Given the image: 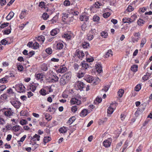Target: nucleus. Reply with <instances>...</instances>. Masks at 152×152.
Instances as JSON below:
<instances>
[{"instance_id": "obj_51", "label": "nucleus", "mask_w": 152, "mask_h": 152, "mask_svg": "<svg viewBox=\"0 0 152 152\" xmlns=\"http://www.w3.org/2000/svg\"><path fill=\"white\" fill-rule=\"evenodd\" d=\"M101 35L102 37L105 38L107 37L108 35V33L107 32L103 31L101 33Z\"/></svg>"}, {"instance_id": "obj_16", "label": "nucleus", "mask_w": 152, "mask_h": 152, "mask_svg": "<svg viewBox=\"0 0 152 152\" xmlns=\"http://www.w3.org/2000/svg\"><path fill=\"white\" fill-rule=\"evenodd\" d=\"M89 16L86 15H82L80 18V20L81 21L87 22L89 20Z\"/></svg>"}, {"instance_id": "obj_28", "label": "nucleus", "mask_w": 152, "mask_h": 152, "mask_svg": "<svg viewBox=\"0 0 152 152\" xmlns=\"http://www.w3.org/2000/svg\"><path fill=\"white\" fill-rule=\"evenodd\" d=\"M58 15H56L54 16L52 19L51 20L52 23H56L58 20Z\"/></svg>"}, {"instance_id": "obj_37", "label": "nucleus", "mask_w": 152, "mask_h": 152, "mask_svg": "<svg viewBox=\"0 0 152 152\" xmlns=\"http://www.w3.org/2000/svg\"><path fill=\"white\" fill-rule=\"evenodd\" d=\"M144 22V21L141 19H139L137 22V24L139 26H142Z\"/></svg>"}, {"instance_id": "obj_59", "label": "nucleus", "mask_w": 152, "mask_h": 152, "mask_svg": "<svg viewBox=\"0 0 152 152\" xmlns=\"http://www.w3.org/2000/svg\"><path fill=\"white\" fill-rule=\"evenodd\" d=\"M110 88V86H105L102 89V91H104L105 92H106Z\"/></svg>"}, {"instance_id": "obj_7", "label": "nucleus", "mask_w": 152, "mask_h": 152, "mask_svg": "<svg viewBox=\"0 0 152 152\" xmlns=\"http://www.w3.org/2000/svg\"><path fill=\"white\" fill-rule=\"evenodd\" d=\"M85 85L82 82L78 81L75 83V87H77L78 89L80 90H82V89L84 87Z\"/></svg>"}, {"instance_id": "obj_24", "label": "nucleus", "mask_w": 152, "mask_h": 152, "mask_svg": "<svg viewBox=\"0 0 152 152\" xmlns=\"http://www.w3.org/2000/svg\"><path fill=\"white\" fill-rule=\"evenodd\" d=\"M58 29L55 28L52 30L50 32V34L52 36H54L56 35L58 33Z\"/></svg>"}, {"instance_id": "obj_56", "label": "nucleus", "mask_w": 152, "mask_h": 152, "mask_svg": "<svg viewBox=\"0 0 152 152\" xmlns=\"http://www.w3.org/2000/svg\"><path fill=\"white\" fill-rule=\"evenodd\" d=\"M1 43L3 45H6L7 44L8 42L5 39H3L1 41Z\"/></svg>"}, {"instance_id": "obj_35", "label": "nucleus", "mask_w": 152, "mask_h": 152, "mask_svg": "<svg viewBox=\"0 0 152 152\" xmlns=\"http://www.w3.org/2000/svg\"><path fill=\"white\" fill-rule=\"evenodd\" d=\"M45 119L48 121H50L52 118L51 116L48 113L45 114Z\"/></svg>"}, {"instance_id": "obj_64", "label": "nucleus", "mask_w": 152, "mask_h": 152, "mask_svg": "<svg viewBox=\"0 0 152 152\" xmlns=\"http://www.w3.org/2000/svg\"><path fill=\"white\" fill-rule=\"evenodd\" d=\"M134 10V8L132 6H129L127 7L126 10L129 12H131Z\"/></svg>"}, {"instance_id": "obj_44", "label": "nucleus", "mask_w": 152, "mask_h": 152, "mask_svg": "<svg viewBox=\"0 0 152 152\" xmlns=\"http://www.w3.org/2000/svg\"><path fill=\"white\" fill-rule=\"evenodd\" d=\"M146 41V39L145 38H143L142 39L140 43V47H141L142 48L143 47Z\"/></svg>"}, {"instance_id": "obj_40", "label": "nucleus", "mask_w": 152, "mask_h": 152, "mask_svg": "<svg viewBox=\"0 0 152 152\" xmlns=\"http://www.w3.org/2000/svg\"><path fill=\"white\" fill-rule=\"evenodd\" d=\"M11 27H10L8 29H7L6 30H5L4 31V34H9L10 33V32H11Z\"/></svg>"}, {"instance_id": "obj_41", "label": "nucleus", "mask_w": 152, "mask_h": 152, "mask_svg": "<svg viewBox=\"0 0 152 152\" xmlns=\"http://www.w3.org/2000/svg\"><path fill=\"white\" fill-rule=\"evenodd\" d=\"M28 114V112L25 110H22L20 112V115L21 116H27Z\"/></svg>"}, {"instance_id": "obj_22", "label": "nucleus", "mask_w": 152, "mask_h": 152, "mask_svg": "<svg viewBox=\"0 0 152 152\" xmlns=\"http://www.w3.org/2000/svg\"><path fill=\"white\" fill-rule=\"evenodd\" d=\"M87 110L86 109H84L83 110L80 114V115L83 117H85L87 114Z\"/></svg>"}, {"instance_id": "obj_62", "label": "nucleus", "mask_w": 152, "mask_h": 152, "mask_svg": "<svg viewBox=\"0 0 152 152\" xmlns=\"http://www.w3.org/2000/svg\"><path fill=\"white\" fill-rule=\"evenodd\" d=\"M36 86L32 85L30 86V89L33 92H34L36 89Z\"/></svg>"}, {"instance_id": "obj_19", "label": "nucleus", "mask_w": 152, "mask_h": 152, "mask_svg": "<svg viewBox=\"0 0 152 152\" xmlns=\"http://www.w3.org/2000/svg\"><path fill=\"white\" fill-rule=\"evenodd\" d=\"M14 13L12 12H11L6 17V19L7 20H10L13 17Z\"/></svg>"}, {"instance_id": "obj_33", "label": "nucleus", "mask_w": 152, "mask_h": 152, "mask_svg": "<svg viewBox=\"0 0 152 152\" xmlns=\"http://www.w3.org/2000/svg\"><path fill=\"white\" fill-rule=\"evenodd\" d=\"M81 65L82 66V67L83 68V69H86L89 67L88 64L85 63L81 62Z\"/></svg>"}, {"instance_id": "obj_6", "label": "nucleus", "mask_w": 152, "mask_h": 152, "mask_svg": "<svg viewBox=\"0 0 152 152\" xmlns=\"http://www.w3.org/2000/svg\"><path fill=\"white\" fill-rule=\"evenodd\" d=\"M50 81L52 83H56L58 82V78L57 76L54 74L50 75L49 77Z\"/></svg>"}, {"instance_id": "obj_47", "label": "nucleus", "mask_w": 152, "mask_h": 152, "mask_svg": "<svg viewBox=\"0 0 152 152\" xmlns=\"http://www.w3.org/2000/svg\"><path fill=\"white\" fill-rule=\"evenodd\" d=\"M63 37L67 40L70 39L71 37V35L68 34H64L63 35Z\"/></svg>"}, {"instance_id": "obj_57", "label": "nucleus", "mask_w": 152, "mask_h": 152, "mask_svg": "<svg viewBox=\"0 0 152 152\" xmlns=\"http://www.w3.org/2000/svg\"><path fill=\"white\" fill-rule=\"evenodd\" d=\"M6 86L5 85H3L0 86V94L1 92L3 91L6 88Z\"/></svg>"}, {"instance_id": "obj_54", "label": "nucleus", "mask_w": 152, "mask_h": 152, "mask_svg": "<svg viewBox=\"0 0 152 152\" xmlns=\"http://www.w3.org/2000/svg\"><path fill=\"white\" fill-rule=\"evenodd\" d=\"M20 126H14L13 127V130L15 132H17L20 129Z\"/></svg>"}, {"instance_id": "obj_38", "label": "nucleus", "mask_w": 152, "mask_h": 152, "mask_svg": "<svg viewBox=\"0 0 152 152\" xmlns=\"http://www.w3.org/2000/svg\"><path fill=\"white\" fill-rule=\"evenodd\" d=\"M39 93L41 95L43 96H45L47 94L46 90L43 88L40 90Z\"/></svg>"}, {"instance_id": "obj_21", "label": "nucleus", "mask_w": 152, "mask_h": 152, "mask_svg": "<svg viewBox=\"0 0 152 152\" xmlns=\"http://www.w3.org/2000/svg\"><path fill=\"white\" fill-rule=\"evenodd\" d=\"M59 130L61 133H65L67 132V128L63 126L60 128Z\"/></svg>"}, {"instance_id": "obj_63", "label": "nucleus", "mask_w": 152, "mask_h": 152, "mask_svg": "<svg viewBox=\"0 0 152 152\" xmlns=\"http://www.w3.org/2000/svg\"><path fill=\"white\" fill-rule=\"evenodd\" d=\"M70 4V2L69 0H66L64 2V4L66 6H69Z\"/></svg>"}, {"instance_id": "obj_17", "label": "nucleus", "mask_w": 152, "mask_h": 152, "mask_svg": "<svg viewBox=\"0 0 152 152\" xmlns=\"http://www.w3.org/2000/svg\"><path fill=\"white\" fill-rule=\"evenodd\" d=\"M40 136L38 134H35L33 137H31V140L35 141L36 140L37 141L39 140Z\"/></svg>"}, {"instance_id": "obj_58", "label": "nucleus", "mask_w": 152, "mask_h": 152, "mask_svg": "<svg viewBox=\"0 0 152 152\" xmlns=\"http://www.w3.org/2000/svg\"><path fill=\"white\" fill-rule=\"evenodd\" d=\"M110 15V13L109 12H107L103 14V16L105 18H107Z\"/></svg>"}, {"instance_id": "obj_10", "label": "nucleus", "mask_w": 152, "mask_h": 152, "mask_svg": "<svg viewBox=\"0 0 152 152\" xmlns=\"http://www.w3.org/2000/svg\"><path fill=\"white\" fill-rule=\"evenodd\" d=\"M75 55H76L79 58H83L84 55V53L83 51L81 50H76L75 53Z\"/></svg>"}, {"instance_id": "obj_31", "label": "nucleus", "mask_w": 152, "mask_h": 152, "mask_svg": "<svg viewBox=\"0 0 152 152\" xmlns=\"http://www.w3.org/2000/svg\"><path fill=\"white\" fill-rule=\"evenodd\" d=\"M124 93V90L122 89H121L119 90L118 91V95L120 97H122Z\"/></svg>"}, {"instance_id": "obj_39", "label": "nucleus", "mask_w": 152, "mask_h": 152, "mask_svg": "<svg viewBox=\"0 0 152 152\" xmlns=\"http://www.w3.org/2000/svg\"><path fill=\"white\" fill-rule=\"evenodd\" d=\"M26 11H22L20 15V19H22L24 18L26 15Z\"/></svg>"}, {"instance_id": "obj_42", "label": "nucleus", "mask_w": 152, "mask_h": 152, "mask_svg": "<svg viewBox=\"0 0 152 152\" xmlns=\"http://www.w3.org/2000/svg\"><path fill=\"white\" fill-rule=\"evenodd\" d=\"M89 43L86 42H83L82 45L83 47L84 48H88L89 47Z\"/></svg>"}, {"instance_id": "obj_13", "label": "nucleus", "mask_w": 152, "mask_h": 152, "mask_svg": "<svg viewBox=\"0 0 152 152\" xmlns=\"http://www.w3.org/2000/svg\"><path fill=\"white\" fill-rule=\"evenodd\" d=\"M13 112L11 110V109L9 108V109L7 110L4 112L5 115L7 116H10L12 115Z\"/></svg>"}, {"instance_id": "obj_8", "label": "nucleus", "mask_w": 152, "mask_h": 152, "mask_svg": "<svg viewBox=\"0 0 152 152\" xmlns=\"http://www.w3.org/2000/svg\"><path fill=\"white\" fill-rule=\"evenodd\" d=\"M94 30H95V29L89 31V33L87 34V37L88 39L89 40H91L93 39L94 35L95 34L94 32L93 33V32Z\"/></svg>"}, {"instance_id": "obj_4", "label": "nucleus", "mask_w": 152, "mask_h": 152, "mask_svg": "<svg viewBox=\"0 0 152 152\" xmlns=\"http://www.w3.org/2000/svg\"><path fill=\"white\" fill-rule=\"evenodd\" d=\"M11 104L16 108L19 109L21 105V103L19 101L14 100L10 101Z\"/></svg>"}, {"instance_id": "obj_2", "label": "nucleus", "mask_w": 152, "mask_h": 152, "mask_svg": "<svg viewBox=\"0 0 152 152\" xmlns=\"http://www.w3.org/2000/svg\"><path fill=\"white\" fill-rule=\"evenodd\" d=\"M15 88L18 92L21 93L25 92V88L24 86L22 83L17 84L15 86Z\"/></svg>"}, {"instance_id": "obj_43", "label": "nucleus", "mask_w": 152, "mask_h": 152, "mask_svg": "<svg viewBox=\"0 0 152 152\" xmlns=\"http://www.w3.org/2000/svg\"><path fill=\"white\" fill-rule=\"evenodd\" d=\"M41 68L44 71H46L47 70L48 68L46 64H43Z\"/></svg>"}, {"instance_id": "obj_55", "label": "nucleus", "mask_w": 152, "mask_h": 152, "mask_svg": "<svg viewBox=\"0 0 152 152\" xmlns=\"http://www.w3.org/2000/svg\"><path fill=\"white\" fill-rule=\"evenodd\" d=\"M77 110V108L76 106H73L71 108V111L73 113H75Z\"/></svg>"}, {"instance_id": "obj_23", "label": "nucleus", "mask_w": 152, "mask_h": 152, "mask_svg": "<svg viewBox=\"0 0 152 152\" xmlns=\"http://www.w3.org/2000/svg\"><path fill=\"white\" fill-rule=\"evenodd\" d=\"M131 69L132 71L135 72L137 71L138 66L136 64H134L131 67Z\"/></svg>"}, {"instance_id": "obj_5", "label": "nucleus", "mask_w": 152, "mask_h": 152, "mask_svg": "<svg viewBox=\"0 0 152 152\" xmlns=\"http://www.w3.org/2000/svg\"><path fill=\"white\" fill-rule=\"evenodd\" d=\"M112 141V140L111 138H108L107 140H104L103 142V146L105 148H108L110 147Z\"/></svg>"}, {"instance_id": "obj_27", "label": "nucleus", "mask_w": 152, "mask_h": 152, "mask_svg": "<svg viewBox=\"0 0 152 152\" xmlns=\"http://www.w3.org/2000/svg\"><path fill=\"white\" fill-rule=\"evenodd\" d=\"M151 74L149 73H147L146 75H144L142 77V79L144 81L147 80L150 76Z\"/></svg>"}, {"instance_id": "obj_32", "label": "nucleus", "mask_w": 152, "mask_h": 152, "mask_svg": "<svg viewBox=\"0 0 152 152\" xmlns=\"http://www.w3.org/2000/svg\"><path fill=\"white\" fill-rule=\"evenodd\" d=\"M51 140V138L49 137H44L43 140V142L45 143V144L46 143L50 141Z\"/></svg>"}, {"instance_id": "obj_29", "label": "nucleus", "mask_w": 152, "mask_h": 152, "mask_svg": "<svg viewBox=\"0 0 152 152\" xmlns=\"http://www.w3.org/2000/svg\"><path fill=\"white\" fill-rule=\"evenodd\" d=\"M9 76H6L3 78L1 79L0 80V82L2 83H6L7 82V79L8 78Z\"/></svg>"}, {"instance_id": "obj_30", "label": "nucleus", "mask_w": 152, "mask_h": 152, "mask_svg": "<svg viewBox=\"0 0 152 152\" xmlns=\"http://www.w3.org/2000/svg\"><path fill=\"white\" fill-rule=\"evenodd\" d=\"M45 39V38L43 36H39L37 38V40L39 42H41L42 43L44 42Z\"/></svg>"}, {"instance_id": "obj_52", "label": "nucleus", "mask_w": 152, "mask_h": 152, "mask_svg": "<svg viewBox=\"0 0 152 152\" xmlns=\"http://www.w3.org/2000/svg\"><path fill=\"white\" fill-rule=\"evenodd\" d=\"M141 88V86L140 84H138L137 85L135 88V90L136 91H140V90Z\"/></svg>"}, {"instance_id": "obj_61", "label": "nucleus", "mask_w": 152, "mask_h": 152, "mask_svg": "<svg viewBox=\"0 0 152 152\" xmlns=\"http://www.w3.org/2000/svg\"><path fill=\"white\" fill-rule=\"evenodd\" d=\"M34 54V51H30L28 53V56L29 58L31 57Z\"/></svg>"}, {"instance_id": "obj_60", "label": "nucleus", "mask_w": 152, "mask_h": 152, "mask_svg": "<svg viewBox=\"0 0 152 152\" xmlns=\"http://www.w3.org/2000/svg\"><path fill=\"white\" fill-rule=\"evenodd\" d=\"M100 18L99 16L97 15H94L93 17V20L94 21H98L99 20Z\"/></svg>"}, {"instance_id": "obj_50", "label": "nucleus", "mask_w": 152, "mask_h": 152, "mask_svg": "<svg viewBox=\"0 0 152 152\" xmlns=\"http://www.w3.org/2000/svg\"><path fill=\"white\" fill-rule=\"evenodd\" d=\"M70 13L74 15H78V14H79V12H78V11L73 10H71V11L70 12Z\"/></svg>"}, {"instance_id": "obj_48", "label": "nucleus", "mask_w": 152, "mask_h": 152, "mask_svg": "<svg viewBox=\"0 0 152 152\" xmlns=\"http://www.w3.org/2000/svg\"><path fill=\"white\" fill-rule=\"evenodd\" d=\"M34 48L37 49L39 48V44L36 42H35L33 45Z\"/></svg>"}, {"instance_id": "obj_25", "label": "nucleus", "mask_w": 152, "mask_h": 152, "mask_svg": "<svg viewBox=\"0 0 152 152\" xmlns=\"http://www.w3.org/2000/svg\"><path fill=\"white\" fill-rule=\"evenodd\" d=\"M111 105H110L107 110V113L109 114H112L114 111V109L112 107Z\"/></svg>"}, {"instance_id": "obj_36", "label": "nucleus", "mask_w": 152, "mask_h": 152, "mask_svg": "<svg viewBox=\"0 0 152 152\" xmlns=\"http://www.w3.org/2000/svg\"><path fill=\"white\" fill-rule=\"evenodd\" d=\"M84 74V73L80 71H79L77 74V76L78 78H81L83 77Z\"/></svg>"}, {"instance_id": "obj_53", "label": "nucleus", "mask_w": 152, "mask_h": 152, "mask_svg": "<svg viewBox=\"0 0 152 152\" xmlns=\"http://www.w3.org/2000/svg\"><path fill=\"white\" fill-rule=\"evenodd\" d=\"M39 6L42 8H45V3L44 1H41L39 3Z\"/></svg>"}, {"instance_id": "obj_9", "label": "nucleus", "mask_w": 152, "mask_h": 152, "mask_svg": "<svg viewBox=\"0 0 152 152\" xmlns=\"http://www.w3.org/2000/svg\"><path fill=\"white\" fill-rule=\"evenodd\" d=\"M70 103L72 104H76L77 105H79L81 104V102L76 98H73L71 99Z\"/></svg>"}, {"instance_id": "obj_3", "label": "nucleus", "mask_w": 152, "mask_h": 152, "mask_svg": "<svg viewBox=\"0 0 152 152\" xmlns=\"http://www.w3.org/2000/svg\"><path fill=\"white\" fill-rule=\"evenodd\" d=\"M131 18H134V19L133 20L132 18H125L123 19V22L124 23H128L129 24L133 22L135 20V18H136V15H133L132 16Z\"/></svg>"}, {"instance_id": "obj_46", "label": "nucleus", "mask_w": 152, "mask_h": 152, "mask_svg": "<svg viewBox=\"0 0 152 152\" xmlns=\"http://www.w3.org/2000/svg\"><path fill=\"white\" fill-rule=\"evenodd\" d=\"M42 17L44 20H46L49 18V15L46 13H44L42 15Z\"/></svg>"}, {"instance_id": "obj_18", "label": "nucleus", "mask_w": 152, "mask_h": 152, "mask_svg": "<svg viewBox=\"0 0 152 152\" xmlns=\"http://www.w3.org/2000/svg\"><path fill=\"white\" fill-rule=\"evenodd\" d=\"M44 75L42 73L35 74V77L37 80H41L43 77Z\"/></svg>"}, {"instance_id": "obj_14", "label": "nucleus", "mask_w": 152, "mask_h": 152, "mask_svg": "<svg viewBox=\"0 0 152 152\" xmlns=\"http://www.w3.org/2000/svg\"><path fill=\"white\" fill-rule=\"evenodd\" d=\"M96 69L97 72L99 73H100L102 72V68L101 65L99 64H96Z\"/></svg>"}, {"instance_id": "obj_12", "label": "nucleus", "mask_w": 152, "mask_h": 152, "mask_svg": "<svg viewBox=\"0 0 152 152\" xmlns=\"http://www.w3.org/2000/svg\"><path fill=\"white\" fill-rule=\"evenodd\" d=\"M86 80L89 83H95V81H94V79L93 77L90 75H88L86 78Z\"/></svg>"}, {"instance_id": "obj_49", "label": "nucleus", "mask_w": 152, "mask_h": 152, "mask_svg": "<svg viewBox=\"0 0 152 152\" xmlns=\"http://www.w3.org/2000/svg\"><path fill=\"white\" fill-rule=\"evenodd\" d=\"M45 51L48 54L50 55L52 54V49L50 48H48L45 49Z\"/></svg>"}, {"instance_id": "obj_15", "label": "nucleus", "mask_w": 152, "mask_h": 152, "mask_svg": "<svg viewBox=\"0 0 152 152\" xmlns=\"http://www.w3.org/2000/svg\"><path fill=\"white\" fill-rule=\"evenodd\" d=\"M113 52L111 50H109L106 53L104 56L105 58H108L111 57L113 56Z\"/></svg>"}, {"instance_id": "obj_45", "label": "nucleus", "mask_w": 152, "mask_h": 152, "mask_svg": "<svg viewBox=\"0 0 152 152\" xmlns=\"http://www.w3.org/2000/svg\"><path fill=\"white\" fill-rule=\"evenodd\" d=\"M68 15L66 14L65 13H63L62 16V20L63 22H65L66 19L68 18Z\"/></svg>"}, {"instance_id": "obj_1", "label": "nucleus", "mask_w": 152, "mask_h": 152, "mask_svg": "<svg viewBox=\"0 0 152 152\" xmlns=\"http://www.w3.org/2000/svg\"><path fill=\"white\" fill-rule=\"evenodd\" d=\"M71 77V73L69 72L62 75L59 80V83L61 86H64L69 82Z\"/></svg>"}, {"instance_id": "obj_20", "label": "nucleus", "mask_w": 152, "mask_h": 152, "mask_svg": "<svg viewBox=\"0 0 152 152\" xmlns=\"http://www.w3.org/2000/svg\"><path fill=\"white\" fill-rule=\"evenodd\" d=\"M76 119V118L75 116H72L71 117L68 121L67 122L66 124L69 125L71 124Z\"/></svg>"}, {"instance_id": "obj_34", "label": "nucleus", "mask_w": 152, "mask_h": 152, "mask_svg": "<svg viewBox=\"0 0 152 152\" xmlns=\"http://www.w3.org/2000/svg\"><path fill=\"white\" fill-rule=\"evenodd\" d=\"M102 4L98 1L96 2L95 4L94 5V6L97 8H100V6H102Z\"/></svg>"}, {"instance_id": "obj_26", "label": "nucleus", "mask_w": 152, "mask_h": 152, "mask_svg": "<svg viewBox=\"0 0 152 152\" xmlns=\"http://www.w3.org/2000/svg\"><path fill=\"white\" fill-rule=\"evenodd\" d=\"M56 47L57 49L60 50L63 48L64 45L62 43L59 42L57 44Z\"/></svg>"}, {"instance_id": "obj_11", "label": "nucleus", "mask_w": 152, "mask_h": 152, "mask_svg": "<svg viewBox=\"0 0 152 152\" xmlns=\"http://www.w3.org/2000/svg\"><path fill=\"white\" fill-rule=\"evenodd\" d=\"M67 69L66 67L63 66H61L58 69L57 72L60 73H63L66 71Z\"/></svg>"}]
</instances>
